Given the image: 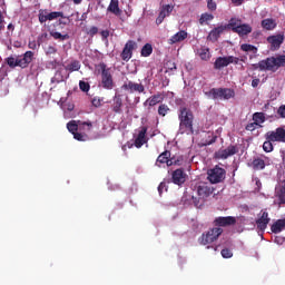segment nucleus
Instances as JSON below:
<instances>
[{
  "mask_svg": "<svg viewBox=\"0 0 285 285\" xmlns=\"http://www.w3.org/2000/svg\"><path fill=\"white\" fill-rule=\"evenodd\" d=\"M141 57H150L153 55V45L146 43L140 52Z\"/></svg>",
  "mask_w": 285,
  "mask_h": 285,
  "instance_id": "c9c22d12",
  "label": "nucleus"
},
{
  "mask_svg": "<svg viewBox=\"0 0 285 285\" xmlns=\"http://www.w3.org/2000/svg\"><path fill=\"white\" fill-rule=\"evenodd\" d=\"M111 108L116 115H121V108H124V100L121 99V95H116L114 97Z\"/></svg>",
  "mask_w": 285,
  "mask_h": 285,
  "instance_id": "412c9836",
  "label": "nucleus"
},
{
  "mask_svg": "<svg viewBox=\"0 0 285 285\" xmlns=\"http://www.w3.org/2000/svg\"><path fill=\"white\" fill-rule=\"evenodd\" d=\"M236 35H239V37H246V35H250L253 32V27L250 24L240 23L238 29H236Z\"/></svg>",
  "mask_w": 285,
  "mask_h": 285,
  "instance_id": "a878e982",
  "label": "nucleus"
},
{
  "mask_svg": "<svg viewBox=\"0 0 285 285\" xmlns=\"http://www.w3.org/2000/svg\"><path fill=\"white\" fill-rule=\"evenodd\" d=\"M185 39H188V32L180 30L176 35L171 36V39L168 40V43L169 46H175V43L185 41Z\"/></svg>",
  "mask_w": 285,
  "mask_h": 285,
  "instance_id": "4be33fe9",
  "label": "nucleus"
},
{
  "mask_svg": "<svg viewBox=\"0 0 285 285\" xmlns=\"http://www.w3.org/2000/svg\"><path fill=\"white\" fill-rule=\"evenodd\" d=\"M28 48H30V50H37V42L36 41H30L28 45Z\"/></svg>",
  "mask_w": 285,
  "mask_h": 285,
  "instance_id": "680f3d73",
  "label": "nucleus"
},
{
  "mask_svg": "<svg viewBox=\"0 0 285 285\" xmlns=\"http://www.w3.org/2000/svg\"><path fill=\"white\" fill-rule=\"evenodd\" d=\"M122 90H127L128 92H139V94H141V92H145L146 87H144V85H141V83L128 81V82L122 85Z\"/></svg>",
  "mask_w": 285,
  "mask_h": 285,
  "instance_id": "dca6fc26",
  "label": "nucleus"
},
{
  "mask_svg": "<svg viewBox=\"0 0 285 285\" xmlns=\"http://www.w3.org/2000/svg\"><path fill=\"white\" fill-rule=\"evenodd\" d=\"M81 69V63L78 60L71 61L67 67L66 70L69 72H77Z\"/></svg>",
  "mask_w": 285,
  "mask_h": 285,
  "instance_id": "473e14b6",
  "label": "nucleus"
},
{
  "mask_svg": "<svg viewBox=\"0 0 285 285\" xmlns=\"http://www.w3.org/2000/svg\"><path fill=\"white\" fill-rule=\"evenodd\" d=\"M242 24V20L232 18L226 27L228 30H233L234 32L237 31L238 27Z\"/></svg>",
  "mask_w": 285,
  "mask_h": 285,
  "instance_id": "7c9ffc66",
  "label": "nucleus"
},
{
  "mask_svg": "<svg viewBox=\"0 0 285 285\" xmlns=\"http://www.w3.org/2000/svg\"><path fill=\"white\" fill-rule=\"evenodd\" d=\"M220 255L224 257V259H230V257H233V250L224 248L222 249Z\"/></svg>",
  "mask_w": 285,
  "mask_h": 285,
  "instance_id": "37998d69",
  "label": "nucleus"
},
{
  "mask_svg": "<svg viewBox=\"0 0 285 285\" xmlns=\"http://www.w3.org/2000/svg\"><path fill=\"white\" fill-rule=\"evenodd\" d=\"M266 166H271V158L266 155L256 157L252 161L253 170H264V168H266Z\"/></svg>",
  "mask_w": 285,
  "mask_h": 285,
  "instance_id": "f8f14e48",
  "label": "nucleus"
},
{
  "mask_svg": "<svg viewBox=\"0 0 285 285\" xmlns=\"http://www.w3.org/2000/svg\"><path fill=\"white\" fill-rule=\"evenodd\" d=\"M164 188H166V184L165 183H160L159 186H158L159 195H161V193H164Z\"/></svg>",
  "mask_w": 285,
  "mask_h": 285,
  "instance_id": "e2e57ef3",
  "label": "nucleus"
},
{
  "mask_svg": "<svg viewBox=\"0 0 285 285\" xmlns=\"http://www.w3.org/2000/svg\"><path fill=\"white\" fill-rule=\"evenodd\" d=\"M273 144H275L273 140L266 139V141L263 144V150L265 153H273L274 150Z\"/></svg>",
  "mask_w": 285,
  "mask_h": 285,
  "instance_id": "ea45409f",
  "label": "nucleus"
},
{
  "mask_svg": "<svg viewBox=\"0 0 285 285\" xmlns=\"http://www.w3.org/2000/svg\"><path fill=\"white\" fill-rule=\"evenodd\" d=\"M207 175V179H209L210 184H219L226 179V169L216 166L213 169H209Z\"/></svg>",
  "mask_w": 285,
  "mask_h": 285,
  "instance_id": "0eeeda50",
  "label": "nucleus"
},
{
  "mask_svg": "<svg viewBox=\"0 0 285 285\" xmlns=\"http://www.w3.org/2000/svg\"><path fill=\"white\" fill-rule=\"evenodd\" d=\"M205 95L209 99H222V88H212L209 91L205 92Z\"/></svg>",
  "mask_w": 285,
  "mask_h": 285,
  "instance_id": "c756f323",
  "label": "nucleus"
},
{
  "mask_svg": "<svg viewBox=\"0 0 285 285\" xmlns=\"http://www.w3.org/2000/svg\"><path fill=\"white\" fill-rule=\"evenodd\" d=\"M68 21H70V19L63 16L62 20H59L57 23L59 26H68Z\"/></svg>",
  "mask_w": 285,
  "mask_h": 285,
  "instance_id": "4d7b16f0",
  "label": "nucleus"
},
{
  "mask_svg": "<svg viewBox=\"0 0 285 285\" xmlns=\"http://www.w3.org/2000/svg\"><path fill=\"white\" fill-rule=\"evenodd\" d=\"M268 224H271V218L268 217V212H262L261 217L256 220V225L258 230H266L268 227Z\"/></svg>",
  "mask_w": 285,
  "mask_h": 285,
  "instance_id": "f3484780",
  "label": "nucleus"
},
{
  "mask_svg": "<svg viewBox=\"0 0 285 285\" xmlns=\"http://www.w3.org/2000/svg\"><path fill=\"white\" fill-rule=\"evenodd\" d=\"M99 68L101 70V86L105 90H112L115 88V80L112 79V71L106 63H100Z\"/></svg>",
  "mask_w": 285,
  "mask_h": 285,
  "instance_id": "39448f33",
  "label": "nucleus"
},
{
  "mask_svg": "<svg viewBox=\"0 0 285 285\" xmlns=\"http://www.w3.org/2000/svg\"><path fill=\"white\" fill-rule=\"evenodd\" d=\"M171 179L174 184L181 186L186 181V173H184V169H176L173 173Z\"/></svg>",
  "mask_w": 285,
  "mask_h": 285,
  "instance_id": "a211bd4d",
  "label": "nucleus"
},
{
  "mask_svg": "<svg viewBox=\"0 0 285 285\" xmlns=\"http://www.w3.org/2000/svg\"><path fill=\"white\" fill-rule=\"evenodd\" d=\"M235 98V90L230 88H220V99L228 100Z\"/></svg>",
  "mask_w": 285,
  "mask_h": 285,
  "instance_id": "c85d7f7f",
  "label": "nucleus"
},
{
  "mask_svg": "<svg viewBox=\"0 0 285 285\" xmlns=\"http://www.w3.org/2000/svg\"><path fill=\"white\" fill-rule=\"evenodd\" d=\"M7 28H8V30L14 31V24H12V23H9Z\"/></svg>",
  "mask_w": 285,
  "mask_h": 285,
  "instance_id": "774afa93",
  "label": "nucleus"
},
{
  "mask_svg": "<svg viewBox=\"0 0 285 285\" xmlns=\"http://www.w3.org/2000/svg\"><path fill=\"white\" fill-rule=\"evenodd\" d=\"M174 9L175 7L170 4L163 6L156 19V24L160 26V23H164V20L166 19V17H170V13L173 12Z\"/></svg>",
  "mask_w": 285,
  "mask_h": 285,
  "instance_id": "2eb2a0df",
  "label": "nucleus"
},
{
  "mask_svg": "<svg viewBox=\"0 0 285 285\" xmlns=\"http://www.w3.org/2000/svg\"><path fill=\"white\" fill-rule=\"evenodd\" d=\"M239 153V149L235 145H229L225 149H219L216 153V158L217 159H228V157H233V155H237Z\"/></svg>",
  "mask_w": 285,
  "mask_h": 285,
  "instance_id": "ddd939ff",
  "label": "nucleus"
},
{
  "mask_svg": "<svg viewBox=\"0 0 285 285\" xmlns=\"http://www.w3.org/2000/svg\"><path fill=\"white\" fill-rule=\"evenodd\" d=\"M279 68H285V55L268 57L254 65L255 70L277 72Z\"/></svg>",
  "mask_w": 285,
  "mask_h": 285,
  "instance_id": "f257e3e1",
  "label": "nucleus"
},
{
  "mask_svg": "<svg viewBox=\"0 0 285 285\" xmlns=\"http://www.w3.org/2000/svg\"><path fill=\"white\" fill-rule=\"evenodd\" d=\"M259 127V125H257V122H249L246 125L245 130H248L249 132H253V130H257V128Z\"/></svg>",
  "mask_w": 285,
  "mask_h": 285,
  "instance_id": "de8ad7c7",
  "label": "nucleus"
},
{
  "mask_svg": "<svg viewBox=\"0 0 285 285\" xmlns=\"http://www.w3.org/2000/svg\"><path fill=\"white\" fill-rule=\"evenodd\" d=\"M261 26L264 30H275L277 28V22L272 18H267L262 20Z\"/></svg>",
  "mask_w": 285,
  "mask_h": 285,
  "instance_id": "cd10ccee",
  "label": "nucleus"
},
{
  "mask_svg": "<svg viewBox=\"0 0 285 285\" xmlns=\"http://www.w3.org/2000/svg\"><path fill=\"white\" fill-rule=\"evenodd\" d=\"M38 19H39L40 23H46V21H49L48 13L43 12V11H40L39 16H38Z\"/></svg>",
  "mask_w": 285,
  "mask_h": 285,
  "instance_id": "09e8293b",
  "label": "nucleus"
},
{
  "mask_svg": "<svg viewBox=\"0 0 285 285\" xmlns=\"http://www.w3.org/2000/svg\"><path fill=\"white\" fill-rule=\"evenodd\" d=\"M3 29V14L0 12V32Z\"/></svg>",
  "mask_w": 285,
  "mask_h": 285,
  "instance_id": "338daca9",
  "label": "nucleus"
},
{
  "mask_svg": "<svg viewBox=\"0 0 285 285\" xmlns=\"http://www.w3.org/2000/svg\"><path fill=\"white\" fill-rule=\"evenodd\" d=\"M277 195H278V199H279L281 204H285V183L277 191Z\"/></svg>",
  "mask_w": 285,
  "mask_h": 285,
  "instance_id": "79ce46f5",
  "label": "nucleus"
},
{
  "mask_svg": "<svg viewBox=\"0 0 285 285\" xmlns=\"http://www.w3.org/2000/svg\"><path fill=\"white\" fill-rule=\"evenodd\" d=\"M225 30H226L225 26H219V27L214 28L207 37L208 41H213V42L217 41V39H219V37H222V35H224Z\"/></svg>",
  "mask_w": 285,
  "mask_h": 285,
  "instance_id": "6ab92c4d",
  "label": "nucleus"
},
{
  "mask_svg": "<svg viewBox=\"0 0 285 285\" xmlns=\"http://www.w3.org/2000/svg\"><path fill=\"white\" fill-rule=\"evenodd\" d=\"M215 193V188L208 183H203L197 187V197H193V203L196 208H202L206 204V199Z\"/></svg>",
  "mask_w": 285,
  "mask_h": 285,
  "instance_id": "20e7f679",
  "label": "nucleus"
},
{
  "mask_svg": "<svg viewBox=\"0 0 285 285\" xmlns=\"http://www.w3.org/2000/svg\"><path fill=\"white\" fill-rule=\"evenodd\" d=\"M47 55H57V48H55L53 46H49L47 48Z\"/></svg>",
  "mask_w": 285,
  "mask_h": 285,
  "instance_id": "6e6d98bb",
  "label": "nucleus"
},
{
  "mask_svg": "<svg viewBox=\"0 0 285 285\" xmlns=\"http://www.w3.org/2000/svg\"><path fill=\"white\" fill-rule=\"evenodd\" d=\"M98 33H99V28H97V27H91L87 31V35L89 37H95V35H98Z\"/></svg>",
  "mask_w": 285,
  "mask_h": 285,
  "instance_id": "8fccbe9b",
  "label": "nucleus"
},
{
  "mask_svg": "<svg viewBox=\"0 0 285 285\" xmlns=\"http://www.w3.org/2000/svg\"><path fill=\"white\" fill-rule=\"evenodd\" d=\"M277 115H279V117H282V119H285V105H282V106L277 109Z\"/></svg>",
  "mask_w": 285,
  "mask_h": 285,
  "instance_id": "5fc2aeb1",
  "label": "nucleus"
},
{
  "mask_svg": "<svg viewBox=\"0 0 285 285\" xmlns=\"http://www.w3.org/2000/svg\"><path fill=\"white\" fill-rule=\"evenodd\" d=\"M171 166H181L184 164V157L179 156L178 158H170Z\"/></svg>",
  "mask_w": 285,
  "mask_h": 285,
  "instance_id": "49530a36",
  "label": "nucleus"
},
{
  "mask_svg": "<svg viewBox=\"0 0 285 285\" xmlns=\"http://www.w3.org/2000/svg\"><path fill=\"white\" fill-rule=\"evenodd\" d=\"M159 164H166L167 166H173V161L170 160V151L169 150H165L164 153H161L157 160H156V166L160 167L161 165Z\"/></svg>",
  "mask_w": 285,
  "mask_h": 285,
  "instance_id": "5701e85b",
  "label": "nucleus"
},
{
  "mask_svg": "<svg viewBox=\"0 0 285 285\" xmlns=\"http://www.w3.org/2000/svg\"><path fill=\"white\" fill-rule=\"evenodd\" d=\"M267 43H269V50L275 52V50H279L282 48V43H284V33H277L274 36H268L266 39Z\"/></svg>",
  "mask_w": 285,
  "mask_h": 285,
  "instance_id": "9b49d317",
  "label": "nucleus"
},
{
  "mask_svg": "<svg viewBox=\"0 0 285 285\" xmlns=\"http://www.w3.org/2000/svg\"><path fill=\"white\" fill-rule=\"evenodd\" d=\"M274 243L277 244L278 246H282L285 243V238L283 236H275Z\"/></svg>",
  "mask_w": 285,
  "mask_h": 285,
  "instance_id": "603ef678",
  "label": "nucleus"
},
{
  "mask_svg": "<svg viewBox=\"0 0 285 285\" xmlns=\"http://www.w3.org/2000/svg\"><path fill=\"white\" fill-rule=\"evenodd\" d=\"M101 101H102L101 98L95 97L92 98L91 104L95 108H101Z\"/></svg>",
  "mask_w": 285,
  "mask_h": 285,
  "instance_id": "3c124183",
  "label": "nucleus"
},
{
  "mask_svg": "<svg viewBox=\"0 0 285 285\" xmlns=\"http://www.w3.org/2000/svg\"><path fill=\"white\" fill-rule=\"evenodd\" d=\"M199 57L203 61H208V59H210V49L208 48L200 49Z\"/></svg>",
  "mask_w": 285,
  "mask_h": 285,
  "instance_id": "58836bf2",
  "label": "nucleus"
},
{
  "mask_svg": "<svg viewBox=\"0 0 285 285\" xmlns=\"http://www.w3.org/2000/svg\"><path fill=\"white\" fill-rule=\"evenodd\" d=\"M72 135H73V138L77 139V141H83V136L81 134L76 131Z\"/></svg>",
  "mask_w": 285,
  "mask_h": 285,
  "instance_id": "13d9d810",
  "label": "nucleus"
},
{
  "mask_svg": "<svg viewBox=\"0 0 285 285\" xmlns=\"http://www.w3.org/2000/svg\"><path fill=\"white\" fill-rule=\"evenodd\" d=\"M170 112V108L166 104H161L158 107V115L159 117H166Z\"/></svg>",
  "mask_w": 285,
  "mask_h": 285,
  "instance_id": "4c0bfd02",
  "label": "nucleus"
},
{
  "mask_svg": "<svg viewBox=\"0 0 285 285\" xmlns=\"http://www.w3.org/2000/svg\"><path fill=\"white\" fill-rule=\"evenodd\" d=\"M50 37H53L58 41H68V39H70V35L68 33L63 35L55 30L50 31Z\"/></svg>",
  "mask_w": 285,
  "mask_h": 285,
  "instance_id": "2f4dec72",
  "label": "nucleus"
},
{
  "mask_svg": "<svg viewBox=\"0 0 285 285\" xmlns=\"http://www.w3.org/2000/svg\"><path fill=\"white\" fill-rule=\"evenodd\" d=\"M253 121L259 126V124H264V121H266V116L264 112H255L253 115Z\"/></svg>",
  "mask_w": 285,
  "mask_h": 285,
  "instance_id": "72a5a7b5",
  "label": "nucleus"
},
{
  "mask_svg": "<svg viewBox=\"0 0 285 285\" xmlns=\"http://www.w3.org/2000/svg\"><path fill=\"white\" fill-rule=\"evenodd\" d=\"M229 66L228 57H218L214 62L215 70H222V68H226Z\"/></svg>",
  "mask_w": 285,
  "mask_h": 285,
  "instance_id": "bb28decb",
  "label": "nucleus"
},
{
  "mask_svg": "<svg viewBox=\"0 0 285 285\" xmlns=\"http://www.w3.org/2000/svg\"><path fill=\"white\" fill-rule=\"evenodd\" d=\"M222 233H224V229H222V227H214L209 229L207 233H204L202 235L200 244H203V246H206L208 244H213V242H217Z\"/></svg>",
  "mask_w": 285,
  "mask_h": 285,
  "instance_id": "423d86ee",
  "label": "nucleus"
},
{
  "mask_svg": "<svg viewBox=\"0 0 285 285\" xmlns=\"http://www.w3.org/2000/svg\"><path fill=\"white\" fill-rule=\"evenodd\" d=\"M265 139H269L274 144H285V128L277 127L275 130L267 131L265 134Z\"/></svg>",
  "mask_w": 285,
  "mask_h": 285,
  "instance_id": "6e6552de",
  "label": "nucleus"
},
{
  "mask_svg": "<svg viewBox=\"0 0 285 285\" xmlns=\"http://www.w3.org/2000/svg\"><path fill=\"white\" fill-rule=\"evenodd\" d=\"M228 62L234 63L235 66H237V63H239V58L234 57V56H227Z\"/></svg>",
  "mask_w": 285,
  "mask_h": 285,
  "instance_id": "864d4df0",
  "label": "nucleus"
},
{
  "mask_svg": "<svg viewBox=\"0 0 285 285\" xmlns=\"http://www.w3.org/2000/svg\"><path fill=\"white\" fill-rule=\"evenodd\" d=\"M132 50H137V42L135 40H128L120 53L122 61H130L132 59Z\"/></svg>",
  "mask_w": 285,
  "mask_h": 285,
  "instance_id": "9d476101",
  "label": "nucleus"
},
{
  "mask_svg": "<svg viewBox=\"0 0 285 285\" xmlns=\"http://www.w3.org/2000/svg\"><path fill=\"white\" fill-rule=\"evenodd\" d=\"M232 3H234V6H242L244 0H232Z\"/></svg>",
  "mask_w": 285,
  "mask_h": 285,
  "instance_id": "69168bd1",
  "label": "nucleus"
},
{
  "mask_svg": "<svg viewBox=\"0 0 285 285\" xmlns=\"http://www.w3.org/2000/svg\"><path fill=\"white\" fill-rule=\"evenodd\" d=\"M146 132H148V127L146 126L140 127L139 134L135 139L136 148H141V146H144V144L146 142Z\"/></svg>",
  "mask_w": 285,
  "mask_h": 285,
  "instance_id": "aec40b11",
  "label": "nucleus"
},
{
  "mask_svg": "<svg viewBox=\"0 0 285 285\" xmlns=\"http://www.w3.org/2000/svg\"><path fill=\"white\" fill-rule=\"evenodd\" d=\"M216 140H217V137H213L212 139L203 142V146H210V144H215Z\"/></svg>",
  "mask_w": 285,
  "mask_h": 285,
  "instance_id": "052dcab7",
  "label": "nucleus"
},
{
  "mask_svg": "<svg viewBox=\"0 0 285 285\" xmlns=\"http://www.w3.org/2000/svg\"><path fill=\"white\" fill-rule=\"evenodd\" d=\"M108 12L115 14L116 17H121V10L119 9V0H111L108 8Z\"/></svg>",
  "mask_w": 285,
  "mask_h": 285,
  "instance_id": "b1692460",
  "label": "nucleus"
},
{
  "mask_svg": "<svg viewBox=\"0 0 285 285\" xmlns=\"http://www.w3.org/2000/svg\"><path fill=\"white\" fill-rule=\"evenodd\" d=\"M207 2V9L210 12H215V10H217V2L213 1V0H206Z\"/></svg>",
  "mask_w": 285,
  "mask_h": 285,
  "instance_id": "a18cd8bd",
  "label": "nucleus"
},
{
  "mask_svg": "<svg viewBox=\"0 0 285 285\" xmlns=\"http://www.w3.org/2000/svg\"><path fill=\"white\" fill-rule=\"evenodd\" d=\"M240 50H243V52H253V55H257V47L253 45L243 43Z\"/></svg>",
  "mask_w": 285,
  "mask_h": 285,
  "instance_id": "f704fd0d",
  "label": "nucleus"
},
{
  "mask_svg": "<svg viewBox=\"0 0 285 285\" xmlns=\"http://www.w3.org/2000/svg\"><path fill=\"white\" fill-rule=\"evenodd\" d=\"M86 126H87V130L92 129L91 121L70 120L67 124V130H69V132H71V135H75L77 132V130H79V128H86Z\"/></svg>",
  "mask_w": 285,
  "mask_h": 285,
  "instance_id": "1a4fd4ad",
  "label": "nucleus"
},
{
  "mask_svg": "<svg viewBox=\"0 0 285 285\" xmlns=\"http://www.w3.org/2000/svg\"><path fill=\"white\" fill-rule=\"evenodd\" d=\"M35 60V52L27 51L22 56L13 57L10 56L6 58V63L9 68H28L30 63Z\"/></svg>",
  "mask_w": 285,
  "mask_h": 285,
  "instance_id": "f03ea898",
  "label": "nucleus"
},
{
  "mask_svg": "<svg viewBox=\"0 0 285 285\" xmlns=\"http://www.w3.org/2000/svg\"><path fill=\"white\" fill-rule=\"evenodd\" d=\"M102 39H108L110 37V31L109 30H102L100 32Z\"/></svg>",
  "mask_w": 285,
  "mask_h": 285,
  "instance_id": "bf43d9fd",
  "label": "nucleus"
},
{
  "mask_svg": "<svg viewBox=\"0 0 285 285\" xmlns=\"http://www.w3.org/2000/svg\"><path fill=\"white\" fill-rule=\"evenodd\" d=\"M79 88H80V90H82V92H88V90H90V83H88L83 80H80Z\"/></svg>",
  "mask_w": 285,
  "mask_h": 285,
  "instance_id": "c03bdc74",
  "label": "nucleus"
},
{
  "mask_svg": "<svg viewBox=\"0 0 285 285\" xmlns=\"http://www.w3.org/2000/svg\"><path fill=\"white\" fill-rule=\"evenodd\" d=\"M213 19H215V16L206 12L200 16L199 23L200 26H204V23H208V21H213Z\"/></svg>",
  "mask_w": 285,
  "mask_h": 285,
  "instance_id": "e433bc0d",
  "label": "nucleus"
},
{
  "mask_svg": "<svg viewBox=\"0 0 285 285\" xmlns=\"http://www.w3.org/2000/svg\"><path fill=\"white\" fill-rule=\"evenodd\" d=\"M179 119V130L180 132H194L193 129V121H195V116L193 115V111L188 108H181L180 112L178 115Z\"/></svg>",
  "mask_w": 285,
  "mask_h": 285,
  "instance_id": "7ed1b4c3",
  "label": "nucleus"
},
{
  "mask_svg": "<svg viewBox=\"0 0 285 285\" xmlns=\"http://www.w3.org/2000/svg\"><path fill=\"white\" fill-rule=\"evenodd\" d=\"M164 101V94H156L154 96H150L147 100L146 104L153 108L154 106H157V104H161Z\"/></svg>",
  "mask_w": 285,
  "mask_h": 285,
  "instance_id": "393cba45",
  "label": "nucleus"
},
{
  "mask_svg": "<svg viewBox=\"0 0 285 285\" xmlns=\"http://www.w3.org/2000/svg\"><path fill=\"white\" fill-rule=\"evenodd\" d=\"M59 17H61V19H63V12L52 11L50 13H47V18L49 19V21H55V19H59Z\"/></svg>",
  "mask_w": 285,
  "mask_h": 285,
  "instance_id": "a19ab883",
  "label": "nucleus"
},
{
  "mask_svg": "<svg viewBox=\"0 0 285 285\" xmlns=\"http://www.w3.org/2000/svg\"><path fill=\"white\" fill-rule=\"evenodd\" d=\"M237 224V218L234 216H219L214 220L215 226H219L222 228H226V226H235Z\"/></svg>",
  "mask_w": 285,
  "mask_h": 285,
  "instance_id": "4468645a",
  "label": "nucleus"
},
{
  "mask_svg": "<svg viewBox=\"0 0 285 285\" xmlns=\"http://www.w3.org/2000/svg\"><path fill=\"white\" fill-rule=\"evenodd\" d=\"M257 86H259V78H256V79L252 80V87L257 88Z\"/></svg>",
  "mask_w": 285,
  "mask_h": 285,
  "instance_id": "0e129e2a",
  "label": "nucleus"
}]
</instances>
